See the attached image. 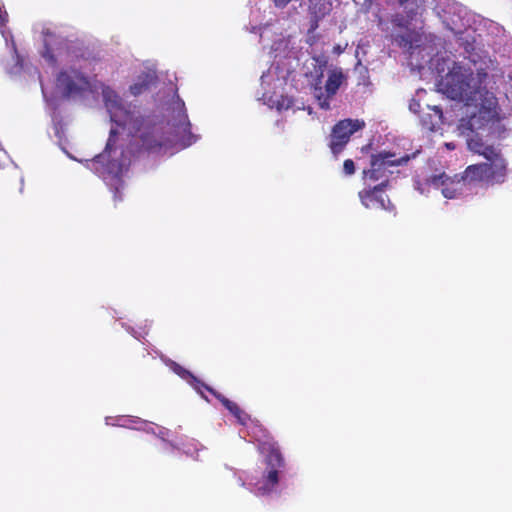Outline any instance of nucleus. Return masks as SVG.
Segmentation results:
<instances>
[{
    "instance_id": "obj_1",
    "label": "nucleus",
    "mask_w": 512,
    "mask_h": 512,
    "mask_svg": "<svg viewBox=\"0 0 512 512\" xmlns=\"http://www.w3.org/2000/svg\"><path fill=\"white\" fill-rule=\"evenodd\" d=\"M488 73L484 69L474 73L454 63L448 73L438 84L440 91L452 100L462 101L467 106L479 107L478 115L460 120L461 129H482L487 123L498 119V101L495 95L486 88Z\"/></svg>"
},
{
    "instance_id": "obj_2",
    "label": "nucleus",
    "mask_w": 512,
    "mask_h": 512,
    "mask_svg": "<svg viewBox=\"0 0 512 512\" xmlns=\"http://www.w3.org/2000/svg\"><path fill=\"white\" fill-rule=\"evenodd\" d=\"M105 106L110 119L117 126L129 131L134 138L128 149L133 157L145 154H158L168 145L163 126L150 116H144L135 108L126 106L121 97L112 90L103 92Z\"/></svg>"
},
{
    "instance_id": "obj_3",
    "label": "nucleus",
    "mask_w": 512,
    "mask_h": 512,
    "mask_svg": "<svg viewBox=\"0 0 512 512\" xmlns=\"http://www.w3.org/2000/svg\"><path fill=\"white\" fill-rule=\"evenodd\" d=\"M115 129L110 130L105 149L91 160V169L103 178L106 185L113 193L114 202L122 201V190L124 188L123 170L125 163L122 160L112 158L116 153Z\"/></svg>"
},
{
    "instance_id": "obj_4",
    "label": "nucleus",
    "mask_w": 512,
    "mask_h": 512,
    "mask_svg": "<svg viewBox=\"0 0 512 512\" xmlns=\"http://www.w3.org/2000/svg\"><path fill=\"white\" fill-rule=\"evenodd\" d=\"M410 155L397 157L392 152H380L371 155L370 169L364 171L366 178L373 181H381L387 186L389 176L393 173L391 168L406 164L410 160Z\"/></svg>"
},
{
    "instance_id": "obj_5",
    "label": "nucleus",
    "mask_w": 512,
    "mask_h": 512,
    "mask_svg": "<svg viewBox=\"0 0 512 512\" xmlns=\"http://www.w3.org/2000/svg\"><path fill=\"white\" fill-rule=\"evenodd\" d=\"M263 449L267 451V473L263 476V485L258 488L262 493H269L278 484V469L284 466V459L276 442L263 443Z\"/></svg>"
},
{
    "instance_id": "obj_6",
    "label": "nucleus",
    "mask_w": 512,
    "mask_h": 512,
    "mask_svg": "<svg viewBox=\"0 0 512 512\" xmlns=\"http://www.w3.org/2000/svg\"><path fill=\"white\" fill-rule=\"evenodd\" d=\"M365 126L363 120L344 119L337 122L330 135L329 147L334 155L341 153L349 142L352 134L361 130Z\"/></svg>"
},
{
    "instance_id": "obj_7",
    "label": "nucleus",
    "mask_w": 512,
    "mask_h": 512,
    "mask_svg": "<svg viewBox=\"0 0 512 512\" xmlns=\"http://www.w3.org/2000/svg\"><path fill=\"white\" fill-rule=\"evenodd\" d=\"M462 182L461 177L459 179H452L443 172L426 178L423 184L420 181H416V189L424 193V186H432L435 189H440L445 198L455 199L462 193Z\"/></svg>"
},
{
    "instance_id": "obj_8",
    "label": "nucleus",
    "mask_w": 512,
    "mask_h": 512,
    "mask_svg": "<svg viewBox=\"0 0 512 512\" xmlns=\"http://www.w3.org/2000/svg\"><path fill=\"white\" fill-rule=\"evenodd\" d=\"M57 85L65 95L80 93L89 86L88 79L78 70L61 71L57 76Z\"/></svg>"
},
{
    "instance_id": "obj_9",
    "label": "nucleus",
    "mask_w": 512,
    "mask_h": 512,
    "mask_svg": "<svg viewBox=\"0 0 512 512\" xmlns=\"http://www.w3.org/2000/svg\"><path fill=\"white\" fill-rule=\"evenodd\" d=\"M385 187V183H380L372 189L360 191L359 197L362 204L368 209H394L389 197L382 193Z\"/></svg>"
},
{
    "instance_id": "obj_10",
    "label": "nucleus",
    "mask_w": 512,
    "mask_h": 512,
    "mask_svg": "<svg viewBox=\"0 0 512 512\" xmlns=\"http://www.w3.org/2000/svg\"><path fill=\"white\" fill-rule=\"evenodd\" d=\"M485 183L487 185H501L507 179L508 165L506 159H496L495 162H484Z\"/></svg>"
},
{
    "instance_id": "obj_11",
    "label": "nucleus",
    "mask_w": 512,
    "mask_h": 512,
    "mask_svg": "<svg viewBox=\"0 0 512 512\" xmlns=\"http://www.w3.org/2000/svg\"><path fill=\"white\" fill-rule=\"evenodd\" d=\"M341 82L342 74L333 72L329 75L325 83L326 95L323 94L321 88L315 87V96L318 98L321 108L329 109L330 99L337 93Z\"/></svg>"
},
{
    "instance_id": "obj_12",
    "label": "nucleus",
    "mask_w": 512,
    "mask_h": 512,
    "mask_svg": "<svg viewBox=\"0 0 512 512\" xmlns=\"http://www.w3.org/2000/svg\"><path fill=\"white\" fill-rule=\"evenodd\" d=\"M332 10L331 0H309L308 12L310 14L311 31L317 30L319 23Z\"/></svg>"
},
{
    "instance_id": "obj_13",
    "label": "nucleus",
    "mask_w": 512,
    "mask_h": 512,
    "mask_svg": "<svg viewBox=\"0 0 512 512\" xmlns=\"http://www.w3.org/2000/svg\"><path fill=\"white\" fill-rule=\"evenodd\" d=\"M203 388L210 392L217 400H219L221 404L237 419L241 425L247 424L250 416L244 410H242L237 403L229 400L223 394L217 392L206 384H203Z\"/></svg>"
},
{
    "instance_id": "obj_14",
    "label": "nucleus",
    "mask_w": 512,
    "mask_h": 512,
    "mask_svg": "<svg viewBox=\"0 0 512 512\" xmlns=\"http://www.w3.org/2000/svg\"><path fill=\"white\" fill-rule=\"evenodd\" d=\"M403 33H392L391 39L399 47L412 50L419 45L421 35L414 29L406 28Z\"/></svg>"
},
{
    "instance_id": "obj_15",
    "label": "nucleus",
    "mask_w": 512,
    "mask_h": 512,
    "mask_svg": "<svg viewBox=\"0 0 512 512\" xmlns=\"http://www.w3.org/2000/svg\"><path fill=\"white\" fill-rule=\"evenodd\" d=\"M485 169L484 162L469 165L461 174V180L468 184L485 183Z\"/></svg>"
},
{
    "instance_id": "obj_16",
    "label": "nucleus",
    "mask_w": 512,
    "mask_h": 512,
    "mask_svg": "<svg viewBox=\"0 0 512 512\" xmlns=\"http://www.w3.org/2000/svg\"><path fill=\"white\" fill-rule=\"evenodd\" d=\"M154 79V76H152L151 74L143 73L137 78L136 82L130 86L131 94L134 96H138L146 92L147 90H149Z\"/></svg>"
},
{
    "instance_id": "obj_17",
    "label": "nucleus",
    "mask_w": 512,
    "mask_h": 512,
    "mask_svg": "<svg viewBox=\"0 0 512 512\" xmlns=\"http://www.w3.org/2000/svg\"><path fill=\"white\" fill-rule=\"evenodd\" d=\"M459 129L462 134L467 135V145L468 149L472 151L475 154H479L481 149L485 146V143L483 142L482 138L476 133L478 129H475L474 131H471L469 129H461L459 126Z\"/></svg>"
},
{
    "instance_id": "obj_18",
    "label": "nucleus",
    "mask_w": 512,
    "mask_h": 512,
    "mask_svg": "<svg viewBox=\"0 0 512 512\" xmlns=\"http://www.w3.org/2000/svg\"><path fill=\"white\" fill-rule=\"evenodd\" d=\"M432 110L434 111V117L437 118V120H433V116L430 114L421 117L422 126L429 131H434L442 118V109L440 107L434 106Z\"/></svg>"
},
{
    "instance_id": "obj_19",
    "label": "nucleus",
    "mask_w": 512,
    "mask_h": 512,
    "mask_svg": "<svg viewBox=\"0 0 512 512\" xmlns=\"http://www.w3.org/2000/svg\"><path fill=\"white\" fill-rule=\"evenodd\" d=\"M55 43L56 38L53 35H50L49 39H45L44 48L42 51V57L45 58L52 65H55L57 63V58L53 48Z\"/></svg>"
},
{
    "instance_id": "obj_20",
    "label": "nucleus",
    "mask_w": 512,
    "mask_h": 512,
    "mask_svg": "<svg viewBox=\"0 0 512 512\" xmlns=\"http://www.w3.org/2000/svg\"><path fill=\"white\" fill-rule=\"evenodd\" d=\"M398 2L409 17H415L423 3V0H398Z\"/></svg>"
},
{
    "instance_id": "obj_21",
    "label": "nucleus",
    "mask_w": 512,
    "mask_h": 512,
    "mask_svg": "<svg viewBox=\"0 0 512 512\" xmlns=\"http://www.w3.org/2000/svg\"><path fill=\"white\" fill-rule=\"evenodd\" d=\"M478 155L483 156L487 160L486 162H495L496 159H505L500 150L493 145H485Z\"/></svg>"
},
{
    "instance_id": "obj_22",
    "label": "nucleus",
    "mask_w": 512,
    "mask_h": 512,
    "mask_svg": "<svg viewBox=\"0 0 512 512\" xmlns=\"http://www.w3.org/2000/svg\"><path fill=\"white\" fill-rule=\"evenodd\" d=\"M413 18L414 17H409L408 14L403 15L400 13H396V14L392 15L391 23H392L393 27H395V28L406 29V28H409Z\"/></svg>"
},
{
    "instance_id": "obj_23",
    "label": "nucleus",
    "mask_w": 512,
    "mask_h": 512,
    "mask_svg": "<svg viewBox=\"0 0 512 512\" xmlns=\"http://www.w3.org/2000/svg\"><path fill=\"white\" fill-rule=\"evenodd\" d=\"M178 374L184 378V379H188V380H192L194 384V387L196 389H199L200 387H203V382L199 381L190 371L184 369V368H181L179 367V371H178Z\"/></svg>"
},
{
    "instance_id": "obj_24",
    "label": "nucleus",
    "mask_w": 512,
    "mask_h": 512,
    "mask_svg": "<svg viewBox=\"0 0 512 512\" xmlns=\"http://www.w3.org/2000/svg\"><path fill=\"white\" fill-rule=\"evenodd\" d=\"M294 101L292 98L288 96H281V99L278 101V109L288 110L293 107Z\"/></svg>"
},
{
    "instance_id": "obj_25",
    "label": "nucleus",
    "mask_w": 512,
    "mask_h": 512,
    "mask_svg": "<svg viewBox=\"0 0 512 512\" xmlns=\"http://www.w3.org/2000/svg\"><path fill=\"white\" fill-rule=\"evenodd\" d=\"M319 39V35L316 34V30L311 31V21L309 22V29L307 31V39L306 42L313 46Z\"/></svg>"
},
{
    "instance_id": "obj_26",
    "label": "nucleus",
    "mask_w": 512,
    "mask_h": 512,
    "mask_svg": "<svg viewBox=\"0 0 512 512\" xmlns=\"http://www.w3.org/2000/svg\"><path fill=\"white\" fill-rule=\"evenodd\" d=\"M343 169H344V172L347 174V175H352L355 173V164L353 162V160L351 159H346L343 163Z\"/></svg>"
},
{
    "instance_id": "obj_27",
    "label": "nucleus",
    "mask_w": 512,
    "mask_h": 512,
    "mask_svg": "<svg viewBox=\"0 0 512 512\" xmlns=\"http://www.w3.org/2000/svg\"><path fill=\"white\" fill-rule=\"evenodd\" d=\"M276 8H285L292 0H271Z\"/></svg>"
},
{
    "instance_id": "obj_28",
    "label": "nucleus",
    "mask_w": 512,
    "mask_h": 512,
    "mask_svg": "<svg viewBox=\"0 0 512 512\" xmlns=\"http://www.w3.org/2000/svg\"><path fill=\"white\" fill-rule=\"evenodd\" d=\"M181 116H182V118H183V121H180V123H181L182 125H184V126H185V127H184V131H186V130L190 129L191 124H190V122H189V120H188V116H187V114H186L185 110H183V112H182V115H181Z\"/></svg>"
},
{
    "instance_id": "obj_29",
    "label": "nucleus",
    "mask_w": 512,
    "mask_h": 512,
    "mask_svg": "<svg viewBox=\"0 0 512 512\" xmlns=\"http://www.w3.org/2000/svg\"><path fill=\"white\" fill-rule=\"evenodd\" d=\"M8 21V14L0 8V27L4 26Z\"/></svg>"
}]
</instances>
